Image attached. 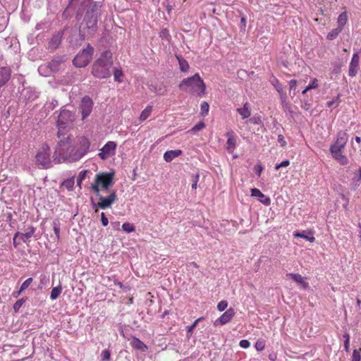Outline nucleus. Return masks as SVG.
<instances>
[{
	"label": "nucleus",
	"instance_id": "obj_1",
	"mask_svg": "<svg viewBox=\"0 0 361 361\" xmlns=\"http://www.w3.org/2000/svg\"><path fill=\"white\" fill-rule=\"evenodd\" d=\"M73 141L74 138L72 135H68L60 140L54 156V160L57 163L66 160L69 161H78L90 150L91 143L88 137L84 135L78 137L75 145L73 144Z\"/></svg>",
	"mask_w": 361,
	"mask_h": 361
},
{
	"label": "nucleus",
	"instance_id": "obj_2",
	"mask_svg": "<svg viewBox=\"0 0 361 361\" xmlns=\"http://www.w3.org/2000/svg\"><path fill=\"white\" fill-rule=\"evenodd\" d=\"M113 64L112 54L109 51H105L94 63L92 74L99 79L107 78L111 76V68Z\"/></svg>",
	"mask_w": 361,
	"mask_h": 361
},
{
	"label": "nucleus",
	"instance_id": "obj_3",
	"mask_svg": "<svg viewBox=\"0 0 361 361\" xmlns=\"http://www.w3.org/2000/svg\"><path fill=\"white\" fill-rule=\"evenodd\" d=\"M179 88L185 92L197 97H202L206 90L204 82L199 73L184 78L179 84Z\"/></svg>",
	"mask_w": 361,
	"mask_h": 361
},
{
	"label": "nucleus",
	"instance_id": "obj_4",
	"mask_svg": "<svg viewBox=\"0 0 361 361\" xmlns=\"http://www.w3.org/2000/svg\"><path fill=\"white\" fill-rule=\"evenodd\" d=\"M348 140V133L340 131L337 133L334 144L330 147V152L333 157L341 165H346L348 163V157L342 154V149L345 147Z\"/></svg>",
	"mask_w": 361,
	"mask_h": 361
},
{
	"label": "nucleus",
	"instance_id": "obj_5",
	"mask_svg": "<svg viewBox=\"0 0 361 361\" xmlns=\"http://www.w3.org/2000/svg\"><path fill=\"white\" fill-rule=\"evenodd\" d=\"M99 6L96 3L91 10L85 13L83 27L80 32L83 37L92 35L97 30L98 22V9Z\"/></svg>",
	"mask_w": 361,
	"mask_h": 361
},
{
	"label": "nucleus",
	"instance_id": "obj_6",
	"mask_svg": "<svg viewBox=\"0 0 361 361\" xmlns=\"http://www.w3.org/2000/svg\"><path fill=\"white\" fill-rule=\"evenodd\" d=\"M114 173H99L95 176L91 189L95 195H99L102 190H108L114 185Z\"/></svg>",
	"mask_w": 361,
	"mask_h": 361
},
{
	"label": "nucleus",
	"instance_id": "obj_7",
	"mask_svg": "<svg viewBox=\"0 0 361 361\" xmlns=\"http://www.w3.org/2000/svg\"><path fill=\"white\" fill-rule=\"evenodd\" d=\"M35 162L39 168L49 169L51 166V148L47 143H42L37 149Z\"/></svg>",
	"mask_w": 361,
	"mask_h": 361
},
{
	"label": "nucleus",
	"instance_id": "obj_8",
	"mask_svg": "<svg viewBox=\"0 0 361 361\" xmlns=\"http://www.w3.org/2000/svg\"><path fill=\"white\" fill-rule=\"evenodd\" d=\"M74 121L75 115L71 111L65 109L61 110L57 120V126L59 128L57 135L59 137H60L62 130L72 125Z\"/></svg>",
	"mask_w": 361,
	"mask_h": 361
},
{
	"label": "nucleus",
	"instance_id": "obj_9",
	"mask_svg": "<svg viewBox=\"0 0 361 361\" xmlns=\"http://www.w3.org/2000/svg\"><path fill=\"white\" fill-rule=\"evenodd\" d=\"M94 48L87 45V48L78 54L73 59V64L78 68L85 67L91 61Z\"/></svg>",
	"mask_w": 361,
	"mask_h": 361
},
{
	"label": "nucleus",
	"instance_id": "obj_10",
	"mask_svg": "<svg viewBox=\"0 0 361 361\" xmlns=\"http://www.w3.org/2000/svg\"><path fill=\"white\" fill-rule=\"evenodd\" d=\"M96 196L98 197L99 201L97 204H94L95 212H98V209H106L109 208L117 200V195L115 190L110 192L106 197L101 195V192H99V195H96Z\"/></svg>",
	"mask_w": 361,
	"mask_h": 361
},
{
	"label": "nucleus",
	"instance_id": "obj_11",
	"mask_svg": "<svg viewBox=\"0 0 361 361\" xmlns=\"http://www.w3.org/2000/svg\"><path fill=\"white\" fill-rule=\"evenodd\" d=\"M117 144L114 141H108L100 149L98 156L102 160H105L116 154Z\"/></svg>",
	"mask_w": 361,
	"mask_h": 361
},
{
	"label": "nucleus",
	"instance_id": "obj_12",
	"mask_svg": "<svg viewBox=\"0 0 361 361\" xmlns=\"http://www.w3.org/2000/svg\"><path fill=\"white\" fill-rule=\"evenodd\" d=\"M93 105L94 102L91 97L88 96L82 97L79 107L82 120L85 119L92 112Z\"/></svg>",
	"mask_w": 361,
	"mask_h": 361
},
{
	"label": "nucleus",
	"instance_id": "obj_13",
	"mask_svg": "<svg viewBox=\"0 0 361 361\" xmlns=\"http://www.w3.org/2000/svg\"><path fill=\"white\" fill-rule=\"evenodd\" d=\"M1 59L0 57V88L6 84L11 76V70L8 66H3L1 63Z\"/></svg>",
	"mask_w": 361,
	"mask_h": 361
},
{
	"label": "nucleus",
	"instance_id": "obj_14",
	"mask_svg": "<svg viewBox=\"0 0 361 361\" xmlns=\"http://www.w3.org/2000/svg\"><path fill=\"white\" fill-rule=\"evenodd\" d=\"M227 137L226 149L229 153H233L236 147V135L233 131H229L226 133Z\"/></svg>",
	"mask_w": 361,
	"mask_h": 361
},
{
	"label": "nucleus",
	"instance_id": "obj_15",
	"mask_svg": "<svg viewBox=\"0 0 361 361\" xmlns=\"http://www.w3.org/2000/svg\"><path fill=\"white\" fill-rule=\"evenodd\" d=\"M359 55L358 54H353V57L349 66V72L348 74L350 77H354L356 75L358 66H359Z\"/></svg>",
	"mask_w": 361,
	"mask_h": 361
},
{
	"label": "nucleus",
	"instance_id": "obj_16",
	"mask_svg": "<svg viewBox=\"0 0 361 361\" xmlns=\"http://www.w3.org/2000/svg\"><path fill=\"white\" fill-rule=\"evenodd\" d=\"M32 236L27 233L17 232L13 235V245L16 248L21 242L27 243L30 240Z\"/></svg>",
	"mask_w": 361,
	"mask_h": 361
},
{
	"label": "nucleus",
	"instance_id": "obj_17",
	"mask_svg": "<svg viewBox=\"0 0 361 361\" xmlns=\"http://www.w3.org/2000/svg\"><path fill=\"white\" fill-rule=\"evenodd\" d=\"M251 197H257L259 200L265 206H269L271 204V199L268 196H265L260 190L253 188L251 190Z\"/></svg>",
	"mask_w": 361,
	"mask_h": 361
},
{
	"label": "nucleus",
	"instance_id": "obj_18",
	"mask_svg": "<svg viewBox=\"0 0 361 361\" xmlns=\"http://www.w3.org/2000/svg\"><path fill=\"white\" fill-rule=\"evenodd\" d=\"M287 277H290L297 283L301 285L303 289H307L309 288V283L306 281V278L302 276L299 274H288Z\"/></svg>",
	"mask_w": 361,
	"mask_h": 361
},
{
	"label": "nucleus",
	"instance_id": "obj_19",
	"mask_svg": "<svg viewBox=\"0 0 361 361\" xmlns=\"http://www.w3.org/2000/svg\"><path fill=\"white\" fill-rule=\"evenodd\" d=\"M235 315V311L233 308L228 309L217 320L220 324L224 325L228 323Z\"/></svg>",
	"mask_w": 361,
	"mask_h": 361
},
{
	"label": "nucleus",
	"instance_id": "obj_20",
	"mask_svg": "<svg viewBox=\"0 0 361 361\" xmlns=\"http://www.w3.org/2000/svg\"><path fill=\"white\" fill-rule=\"evenodd\" d=\"M130 344H131L132 348L140 350L142 352H145L147 350V346L140 338H136V337L133 338Z\"/></svg>",
	"mask_w": 361,
	"mask_h": 361
},
{
	"label": "nucleus",
	"instance_id": "obj_21",
	"mask_svg": "<svg viewBox=\"0 0 361 361\" xmlns=\"http://www.w3.org/2000/svg\"><path fill=\"white\" fill-rule=\"evenodd\" d=\"M61 42V35L58 33L54 35L49 42V49L51 50L56 49L60 45Z\"/></svg>",
	"mask_w": 361,
	"mask_h": 361
},
{
	"label": "nucleus",
	"instance_id": "obj_22",
	"mask_svg": "<svg viewBox=\"0 0 361 361\" xmlns=\"http://www.w3.org/2000/svg\"><path fill=\"white\" fill-rule=\"evenodd\" d=\"M237 111L240 114L243 119L247 118L251 115L250 104L248 102H245L243 107L238 109Z\"/></svg>",
	"mask_w": 361,
	"mask_h": 361
},
{
	"label": "nucleus",
	"instance_id": "obj_23",
	"mask_svg": "<svg viewBox=\"0 0 361 361\" xmlns=\"http://www.w3.org/2000/svg\"><path fill=\"white\" fill-rule=\"evenodd\" d=\"M182 154L181 150H170L164 154V159L166 161L169 162L177 157L180 156Z\"/></svg>",
	"mask_w": 361,
	"mask_h": 361
},
{
	"label": "nucleus",
	"instance_id": "obj_24",
	"mask_svg": "<svg viewBox=\"0 0 361 361\" xmlns=\"http://www.w3.org/2000/svg\"><path fill=\"white\" fill-rule=\"evenodd\" d=\"M348 21V15L346 11L343 13H341L338 15L337 18V24L338 27L343 29L344 26L347 24Z\"/></svg>",
	"mask_w": 361,
	"mask_h": 361
},
{
	"label": "nucleus",
	"instance_id": "obj_25",
	"mask_svg": "<svg viewBox=\"0 0 361 361\" xmlns=\"http://www.w3.org/2000/svg\"><path fill=\"white\" fill-rule=\"evenodd\" d=\"M274 88L277 92H279L281 95L283 101L286 100L287 98V95L286 92L284 91V88L282 84L279 81V80H276L275 84H274Z\"/></svg>",
	"mask_w": 361,
	"mask_h": 361
},
{
	"label": "nucleus",
	"instance_id": "obj_26",
	"mask_svg": "<svg viewBox=\"0 0 361 361\" xmlns=\"http://www.w3.org/2000/svg\"><path fill=\"white\" fill-rule=\"evenodd\" d=\"M176 58L178 61L180 71L187 73L189 70V64L187 61L184 59L181 56L177 55Z\"/></svg>",
	"mask_w": 361,
	"mask_h": 361
},
{
	"label": "nucleus",
	"instance_id": "obj_27",
	"mask_svg": "<svg viewBox=\"0 0 361 361\" xmlns=\"http://www.w3.org/2000/svg\"><path fill=\"white\" fill-rule=\"evenodd\" d=\"M152 113V106L148 105L146 108L140 113L139 120L140 122L145 121Z\"/></svg>",
	"mask_w": 361,
	"mask_h": 361
},
{
	"label": "nucleus",
	"instance_id": "obj_28",
	"mask_svg": "<svg viewBox=\"0 0 361 361\" xmlns=\"http://www.w3.org/2000/svg\"><path fill=\"white\" fill-rule=\"evenodd\" d=\"M62 291V288L61 286H58L52 288L51 292V299L56 300L59 297Z\"/></svg>",
	"mask_w": 361,
	"mask_h": 361
},
{
	"label": "nucleus",
	"instance_id": "obj_29",
	"mask_svg": "<svg viewBox=\"0 0 361 361\" xmlns=\"http://www.w3.org/2000/svg\"><path fill=\"white\" fill-rule=\"evenodd\" d=\"M343 30V29L340 28L338 27H337L336 29L332 30L331 32H329L327 34V37H326L327 39L329 40H332V39H335L338 35V34L341 33V32Z\"/></svg>",
	"mask_w": 361,
	"mask_h": 361
},
{
	"label": "nucleus",
	"instance_id": "obj_30",
	"mask_svg": "<svg viewBox=\"0 0 361 361\" xmlns=\"http://www.w3.org/2000/svg\"><path fill=\"white\" fill-rule=\"evenodd\" d=\"M33 279L32 277L28 278L27 279H25L23 283H22L20 290H18V294H20L23 290L28 288V287L32 283Z\"/></svg>",
	"mask_w": 361,
	"mask_h": 361
},
{
	"label": "nucleus",
	"instance_id": "obj_31",
	"mask_svg": "<svg viewBox=\"0 0 361 361\" xmlns=\"http://www.w3.org/2000/svg\"><path fill=\"white\" fill-rule=\"evenodd\" d=\"M122 229L126 233H132L135 231V227L131 223L126 222L123 224Z\"/></svg>",
	"mask_w": 361,
	"mask_h": 361
},
{
	"label": "nucleus",
	"instance_id": "obj_32",
	"mask_svg": "<svg viewBox=\"0 0 361 361\" xmlns=\"http://www.w3.org/2000/svg\"><path fill=\"white\" fill-rule=\"evenodd\" d=\"M205 128V124L203 121L199 122L197 125H195L192 128H191L188 132L196 133L199 131H201Z\"/></svg>",
	"mask_w": 361,
	"mask_h": 361
},
{
	"label": "nucleus",
	"instance_id": "obj_33",
	"mask_svg": "<svg viewBox=\"0 0 361 361\" xmlns=\"http://www.w3.org/2000/svg\"><path fill=\"white\" fill-rule=\"evenodd\" d=\"M265 341L263 338H259L257 342H255V348L258 351H262L265 348Z\"/></svg>",
	"mask_w": 361,
	"mask_h": 361
},
{
	"label": "nucleus",
	"instance_id": "obj_34",
	"mask_svg": "<svg viewBox=\"0 0 361 361\" xmlns=\"http://www.w3.org/2000/svg\"><path fill=\"white\" fill-rule=\"evenodd\" d=\"M74 183H75L74 178H69V179L65 180L63 182L62 185L64 187H66L68 190H72L73 188V186H74Z\"/></svg>",
	"mask_w": 361,
	"mask_h": 361
},
{
	"label": "nucleus",
	"instance_id": "obj_35",
	"mask_svg": "<svg viewBox=\"0 0 361 361\" xmlns=\"http://www.w3.org/2000/svg\"><path fill=\"white\" fill-rule=\"evenodd\" d=\"M114 80L116 82H121L123 73L121 70L116 69L114 72Z\"/></svg>",
	"mask_w": 361,
	"mask_h": 361
},
{
	"label": "nucleus",
	"instance_id": "obj_36",
	"mask_svg": "<svg viewBox=\"0 0 361 361\" xmlns=\"http://www.w3.org/2000/svg\"><path fill=\"white\" fill-rule=\"evenodd\" d=\"M293 236L305 238L311 243L314 242L315 239L314 236L305 235V234L300 233V232H295Z\"/></svg>",
	"mask_w": 361,
	"mask_h": 361
},
{
	"label": "nucleus",
	"instance_id": "obj_37",
	"mask_svg": "<svg viewBox=\"0 0 361 361\" xmlns=\"http://www.w3.org/2000/svg\"><path fill=\"white\" fill-rule=\"evenodd\" d=\"M361 360V348L355 349L353 352L352 361H360Z\"/></svg>",
	"mask_w": 361,
	"mask_h": 361
},
{
	"label": "nucleus",
	"instance_id": "obj_38",
	"mask_svg": "<svg viewBox=\"0 0 361 361\" xmlns=\"http://www.w3.org/2000/svg\"><path fill=\"white\" fill-rule=\"evenodd\" d=\"M25 301H26L25 298H20L15 302V304L13 305V310H14L15 312H18V310H20V308L22 307L23 304Z\"/></svg>",
	"mask_w": 361,
	"mask_h": 361
},
{
	"label": "nucleus",
	"instance_id": "obj_39",
	"mask_svg": "<svg viewBox=\"0 0 361 361\" xmlns=\"http://www.w3.org/2000/svg\"><path fill=\"white\" fill-rule=\"evenodd\" d=\"M200 179V175L198 173H195V175L192 176V185L191 188L192 190H196L197 188V183Z\"/></svg>",
	"mask_w": 361,
	"mask_h": 361
},
{
	"label": "nucleus",
	"instance_id": "obj_40",
	"mask_svg": "<svg viewBox=\"0 0 361 361\" xmlns=\"http://www.w3.org/2000/svg\"><path fill=\"white\" fill-rule=\"evenodd\" d=\"M202 319V317H200V318L197 319L196 320H195V321L193 322V323H192L191 325L188 326L186 327V329H187V334H191V333H192V330L194 329V328H195V327L197 326V325L198 322H199Z\"/></svg>",
	"mask_w": 361,
	"mask_h": 361
},
{
	"label": "nucleus",
	"instance_id": "obj_41",
	"mask_svg": "<svg viewBox=\"0 0 361 361\" xmlns=\"http://www.w3.org/2000/svg\"><path fill=\"white\" fill-rule=\"evenodd\" d=\"M343 338H345L344 348L345 351L348 353L350 351V335L345 334Z\"/></svg>",
	"mask_w": 361,
	"mask_h": 361
},
{
	"label": "nucleus",
	"instance_id": "obj_42",
	"mask_svg": "<svg viewBox=\"0 0 361 361\" xmlns=\"http://www.w3.org/2000/svg\"><path fill=\"white\" fill-rule=\"evenodd\" d=\"M87 174V171H81L77 178V183L80 188H81V183L82 180L85 178V176Z\"/></svg>",
	"mask_w": 361,
	"mask_h": 361
},
{
	"label": "nucleus",
	"instance_id": "obj_43",
	"mask_svg": "<svg viewBox=\"0 0 361 361\" xmlns=\"http://www.w3.org/2000/svg\"><path fill=\"white\" fill-rule=\"evenodd\" d=\"M159 37L162 39L168 40L169 38L170 37V35L168 30L166 28H163L159 32Z\"/></svg>",
	"mask_w": 361,
	"mask_h": 361
},
{
	"label": "nucleus",
	"instance_id": "obj_44",
	"mask_svg": "<svg viewBox=\"0 0 361 361\" xmlns=\"http://www.w3.org/2000/svg\"><path fill=\"white\" fill-rule=\"evenodd\" d=\"M318 87V80L317 78H314L307 87V90L316 89Z\"/></svg>",
	"mask_w": 361,
	"mask_h": 361
},
{
	"label": "nucleus",
	"instance_id": "obj_45",
	"mask_svg": "<svg viewBox=\"0 0 361 361\" xmlns=\"http://www.w3.org/2000/svg\"><path fill=\"white\" fill-rule=\"evenodd\" d=\"M227 306L228 302L226 300H223L219 302L217 307L220 312H222L226 309Z\"/></svg>",
	"mask_w": 361,
	"mask_h": 361
},
{
	"label": "nucleus",
	"instance_id": "obj_46",
	"mask_svg": "<svg viewBox=\"0 0 361 361\" xmlns=\"http://www.w3.org/2000/svg\"><path fill=\"white\" fill-rule=\"evenodd\" d=\"M101 357L103 361L107 360L111 357V352L109 350H104L102 352Z\"/></svg>",
	"mask_w": 361,
	"mask_h": 361
},
{
	"label": "nucleus",
	"instance_id": "obj_47",
	"mask_svg": "<svg viewBox=\"0 0 361 361\" xmlns=\"http://www.w3.org/2000/svg\"><path fill=\"white\" fill-rule=\"evenodd\" d=\"M254 171L256 175L257 176H261L262 171H263V167L262 166L259 164H257L255 167H254Z\"/></svg>",
	"mask_w": 361,
	"mask_h": 361
},
{
	"label": "nucleus",
	"instance_id": "obj_48",
	"mask_svg": "<svg viewBox=\"0 0 361 361\" xmlns=\"http://www.w3.org/2000/svg\"><path fill=\"white\" fill-rule=\"evenodd\" d=\"M201 111L202 114H207L209 111V104L207 102H203L201 104Z\"/></svg>",
	"mask_w": 361,
	"mask_h": 361
},
{
	"label": "nucleus",
	"instance_id": "obj_49",
	"mask_svg": "<svg viewBox=\"0 0 361 361\" xmlns=\"http://www.w3.org/2000/svg\"><path fill=\"white\" fill-rule=\"evenodd\" d=\"M289 164H290L289 160H288V159L287 160H284L280 164L276 165L275 169L276 170H279V169H280L282 167L288 166Z\"/></svg>",
	"mask_w": 361,
	"mask_h": 361
},
{
	"label": "nucleus",
	"instance_id": "obj_50",
	"mask_svg": "<svg viewBox=\"0 0 361 361\" xmlns=\"http://www.w3.org/2000/svg\"><path fill=\"white\" fill-rule=\"evenodd\" d=\"M54 233L56 235L57 240H59L60 238V235H59L60 227H59V225L58 224H56V222L54 223Z\"/></svg>",
	"mask_w": 361,
	"mask_h": 361
},
{
	"label": "nucleus",
	"instance_id": "obj_51",
	"mask_svg": "<svg viewBox=\"0 0 361 361\" xmlns=\"http://www.w3.org/2000/svg\"><path fill=\"white\" fill-rule=\"evenodd\" d=\"M250 342L247 339H243L240 341V346L243 348H247L250 347Z\"/></svg>",
	"mask_w": 361,
	"mask_h": 361
},
{
	"label": "nucleus",
	"instance_id": "obj_52",
	"mask_svg": "<svg viewBox=\"0 0 361 361\" xmlns=\"http://www.w3.org/2000/svg\"><path fill=\"white\" fill-rule=\"evenodd\" d=\"M278 142L281 143L282 147H285L287 144L285 137L282 134L278 135Z\"/></svg>",
	"mask_w": 361,
	"mask_h": 361
},
{
	"label": "nucleus",
	"instance_id": "obj_53",
	"mask_svg": "<svg viewBox=\"0 0 361 361\" xmlns=\"http://www.w3.org/2000/svg\"><path fill=\"white\" fill-rule=\"evenodd\" d=\"M101 221H102V224L104 226H106L108 225V223H109L108 219L104 213L101 214Z\"/></svg>",
	"mask_w": 361,
	"mask_h": 361
},
{
	"label": "nucleus",
	"instance_id": "obj_54",
	"mask_svg": "<svg viewBox=\"0 0 361 361\" xmlns=\"http://www.w3.org/2000/svg\"><path fill=\"white\" fill-rule=\"evenodd\" d=\"M35 232V228L32 226H30L27 227V228L25 230V232H24V233H27L31 236H33Z\"/></svg>",
	"mask_w": 361,
	"mask_h": 361
},
{
	"label": "nucleus",
	"instance_id": "obj_55",
	"mask_svg": "<svg viewBox=\"0 0 361 361\" xmlns=\"http://www.w3.org/2000/svg\"><path fill=\"white\" fill-rule=\"evenodd\" d=\"M296 84H297V81L295 79L290 80V82H289L290 90H295V87H296Z\"/></svg>",
	"mask_w": 361,
	"mask_h": 361
},
{
	"label": "nucleus",
	"instance_id": "obj_56",
	"mask_svg": "<svg viewBox=\"0 0 361 361\" xmlns=\"http://www.w3.org/2000/svg\"><path fill=\"white\" fill-rule=\"evenodd\" d=\"M114 283H115V285L118 286L120 288H123V283L120 281H118L117 279H114Z\"/></svg>",
	"mask_w": 361,
	"mask_h": 361
},
{
	"label": "nucleus",
	"instance_id": "obj_57",
	"mask_svg": "<svg viewBox=\"0 0 361 361\" xmlns=\"http://www.w3.org/2000/svg\"><path fill=\"white\" fill-rule=\"evenodd\" d=\"M336 103V102L335 100L329 101L326 102V106L330 108L334 106Z\"/></svg>",
	"mask_w": 361,
	"mask_h": 361
},
{
	"label": "nucleus",
	"instance_id": "obj_58",
	"mask_svg": "<svg viewBox=\"0 0 361 361\" xmlns=\"http://www.w3.org/2000/svg\"><path fill=\"white\" fill-rule=\"evenodd\" d=\"M355 140L356 142H357V143H360L361 141V139L359 136H355Z\"/></svg>",
	"mask_w": 361,
	"mask_h": 361
},
{
	"label": "nucleus",
	"instance_id": "obj_59",
	"mask_svg": "<svg viewBox=\"0 0 361 361\" xmlns=\"http://www.w3.org/2000/svg\"><path fill=\"white\" fill-rule=\"evenodd\" d=\"M358 180H361V168L359 169V176H358Z\"/></svg>",
	"mask_w": 361,
	"mask_h": 361
},
{
	"label": "nucleus",
	"instance_id": "obj_60",
	"mask_svg": "<svg viewBox=\"0 0 361 361\" xmlns=\"http://www.w3.org/2000/svg\"><path fill=\"white\" fill-rule=\"evenodd\" d=\"M191 264L192 266H194L195 268H198L199 267V266L197 265V264L196 262H192Z\"/></svg>",
	"mask_w": 361,
	"mask_h": 361
},
{
	"label": "nucleus",
	"instance_id": "obj_61",
	"mask_svg": "<svg viewBox=\"0 0 361 361\" xmlns=\"http://www.w3.org/2000/svg\"><path fill=\"white\" fill-rule=\"evenodd\" d=\"M167 314H169V311H168V310H166V311H164V313H163V317H164V316H166V315H167Z\"/></svg>",
	"mask_w": 361,
	"mask_h": 361
},
{
	"label": "nucleus",
	"instance_id": "obj_62",
	"mask_svg": "<svg viewBox=\"0 0 361 361\" xmlns=\"http://www.w3.org/2000/svg\"><path fill=\"white\" fill-rule=\"evenodd\" d=\"M309 90H307V87L302 91V94H305L306 92H307Z\"/></svg>",
	"mask_w": 361,
	"mask_h": 361
},
{
	"label": "nucleus",
	"instance_id": "obj_63",
	"mask_svg": "<svg viewBox=\"0 0 361 361\" xmlns=\"http://www.w3.org/2000/svg\"><path fill=\"white\" fill-rule=\"evenodd\" d=\"M20 294H18V291L16 293V295H14V297H18Z\"/></svg>",
	"mask_w": 361,
	"mask_h": 361
},
{
	"label": "nucleus",
	"instance_id": "obj_64",
	"mask_svg": "<svg viewBox=\"0 0 361 361\" xmlns=\"http://www.w3.org/2000/svg\"><path fill=\"white\" fill-rule=\"evenodd\" d=\"M147 295H149V296H151V297H153V295H151V293H147Z\"/></svg>",
	"mask_w": 361,
	"mask_h": 361
}]
</instances>
